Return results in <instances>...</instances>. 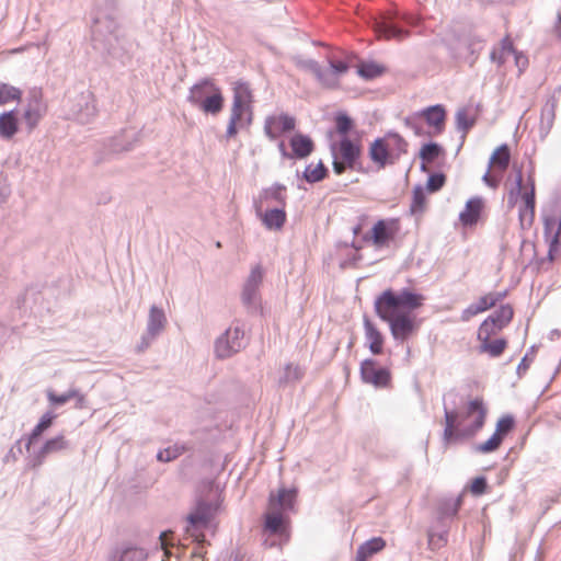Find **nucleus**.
<instances>
[{
    "label": "nucleus",
    "mask_w": 561,
    "mask_h": 561,
    "mask_svg": "<svg viewBox=\"0 0 561 561\" xmlns=\"http://www.w3.org/2000/svg\"><path fill=\"white\" fill-rule=\"evenodd\" d=\"M44 112L45 108L38 100H35L33 103L28 104L23 117L30 129H34L37 126L44 115Z\"/></svg>",
    "instance_id": "obj_34"
},
{
    "label": "nucleus",
    "mask_w": 561,
    "mask_h": 561,
    "mask_svg": "<svg viewBox=\"0 0 561 561\" xmlns=\"http://www.w3.org/2000/svg\"><path fill=\"white\" fill-rule=\"evenodd\" d=\"M479 342V352L488 354L491 357H500L507 348V340L504 337L486 339V341Z\"/></svg>",
    "instance_id": "obj_28"
},
{
    "label": "nucleus",
    "mask_w": 561,
    "mask_h": 561,
    "mask_svg": "<svg viewBox=\"0 0 561 561\" xmlns=\"http://www.w3.org/2000/svg\"><path fill=\"white\" fill-rule=\"evenodd\" d=\"M271 199H274L279 203H284L285 201V187L275 185L271 188L265 190L261 196L259 204L268 203Z\"/></svg>",
    "instance_id": "obj_42"
},
{
    "label": "nucleus",
    "mask_w": 561,
    "mask_h": 561,
    "mask_svg": "<svg viewBox=\"0 0 561 561\" xmlns=\"http://www.w3.org/2000/svg\"><path fill=\"white\" fill-rule=\"evenodd\" d=\"M55 419H56L55 414H53L51 412H46L45 414L42 415V417L38 422V425L44 431H46L47 428H49L53 425V422Z\"/></svg>",
    "instance_id": "obj_52"
},
{
    "label": "nucleus",
    "mask_w": 561,
    "mask_h": 561,
    "mask_svg": "<svg viewBox=\"0 0 561 561\" xmlns=\"http://www.w3.org/2000/svg\"><path fill=\"white\" fill-rule=\"evenodd\" d=\"M434 539H435V536L433 534H430V536H428L430 545H434Z\"/></svg>",
    "instance_id": "obj_57"
},
{
    "label": "nucleus",
    "mask_w": 561,
    "mask_h": 561,
    "mask_svg": "<svg viewBox=\"0 0 561 561\" xmlns=\"http://www.w3.org/2000/svg\"><path fill=\"white\" fill-rule=\"evenodd\" d=\"M426 123L434 128L436 133H440L445 126L446 113L443 106L435 105L423 111Z\"/></svg>",
    "instance_id": "obj_29"
},
{
    "label": "nucleus",
    "mask_w": 561,
    "mask_h": 561,
    "mask_svg": "<svg viewBox=\"0 0 561 561\" xmlns=\"http://www.w3.org/2000/svg\"><path fill=\"white\" fill-rule=\"evenodd\" d=\"M438 540H439V541H442V542H445V541H446V540L444 539V537H443V536H439V537H438Z\"/></svg>",
    "instance_id": "obj_58"
},
{
    "label": "nucleus",
    "mask_w": 561,
    "mask_h": 561,
    "mask_svg": "<svg viewBox=\"0 0 561 561\" xmlns=\"http://www.w3.org/2000/svg\"><path fill=\"white\" fill-rule=\"evenodd\" d=\"M511 161V150L506 144L499 146L489 159V170L483 175V182L496 188L503 178L504 172L507 170Z\"/></svg>",
    "instance_id": "obj_10"
},
{
    "label": "nucleus",
    "mask_w": 561,
    "mask_h": 561,
    "mask_svg": "<svg viewBox=\"0 0 561 561\" xmlns=\"http://www.w3.org/2000/svg\"><path fill=\"white\" fill-rule=\"evenodd\" d=\"M259 288L255 286H250L245 283L243 293H242V299L247 305H251L255 301L257 296Z\"/></svg>",
    "instance_id": "obj_50"
},
{
    "label": "nucleus",
    "mask_w": 561,
    "mask_h": 561,
    "mask_svg": "<svg viewBox=\"0 0 561 561\" xmlns=\"http://www.w3.org/2000/svg\"><path fill=\"white\" fill-rule=\"evenodd\" d=\"M405 147L407 144L401 137L387 135L369 145L368 157L377 170H382L386 165L396 163L407 151Z\"/></svg>",
    "instance_id": "obj_6"
},
{
    "label": "nucleus",
    "mask_w": 561,
    "mask_h": 561,
    "mask_svg": "<svg viewBox=\"0 0 561 561\" xmlns=\"http://www.w3.org/2000/svg\"><path fill=\"white\" fill-rule=\"evenodd\" d=\"M401 229L400 218H380L363 236V241L375 249H386L397 242Z\"/></svg>",
    "instance_id": "obj_7"
},
{
    "label": "nucleus",
    "mask_w": 561,
    "mask_h": 561,
    "mask_svg": "<svg viewBox=\"0 0 561 561\" xmlns=\"http://www.w3.org/2000/svg\"><path fill=\"white\" fill-rule=\"evenodd\" d=\"M263 204L256 207L263 225L270 230H280L286 221V213L283 208L266 209L263 211Z\"/></svg>",
    "instance_id": "obj_21"
},
{
    "label": "nucleus",
    "mask_w": 561,
    "mask_h": 561,
    "mask_svg": "<svg viewBox=\"0 0 561 561\" xmlns=\"http://www.w3.org/2000/svg\"><path fill=\"white\" fill-rule=\"evenodd\" d=\"M22 91L19 88L10 85L8 83H0V105L20 101Z\"/></svg>",
    "instance_id": "obj_39"
},
{
    "label": "nucleus",
    "mask_w": 561,
    "mask_h": 561,
    "mask_svg": "<svg viewBox=\"0 0 561 561\" xmlns=\"http://www.w3.org/2000/svg\"><path fill=\"white\" fill-rule=\"evenodd\" d=\"M188 102L206 114L217 115L224 108L221 89L211 79H203L190 89Z\"/></svg>",
    "instance_id": "obj_5"
},
{
    "label": "nucleus",
    "mask_w": 561,
    "mask_h": 561,
    "mask_svg": "<svg viewBox=\"0 0 561 561\" xmlns=\"http://www.w3.org/2000/svg\"><path fill=\"white\" fill-rule=\"evenodd\" d=\"M486 416L488 407L482 396L469 397L461 412L445 410V445L474 437L483 428Z\"/></svg>",
    "instance_id": "obj_2"
},
{
    "label": "nucleus",
    "mask_w": 561,
    "mask_h": 561,
    "mask_svg": "<svg viewBox=\"0 0 561 561\" xmlns=\"http://www.w3.org/2000/svg\"><path fill=\"white\" fill-rule=\"evenodd\" d=\"M478 110L473 105L459 108L456 113V124L459 130L467 134L476 124Z\"/></svg>",
    "instance_id": "obj_25"
},
{
    "label": "nucleus",
    "mask_w": 561,
    "mask_h": 561,
    "mask_svg": "<svg viewBox=\"0 0 561 561\" xmlns=\"http://www.w3.org/2000/svg\"><path fill=\"white\" fill-rule=\"evenodd\" d=\"M513 55L515 58V65L517 66L519 73H522L528 67V58L523 53L516 50Z\"/></svg>",
    "instance_id": "obj_51"
},
{
    "label": "nucleus",
    "mask_w": 561,
    "mask_h": 561,
    "mask_svg": "<svg viewBox=\"0 0 561 561\" xmlns=\"http://www.w3.org/2000/svg\"><path fill=\"white\" fill-rule=\"evenodd\" d=\"M263 279V271L261 266H254L247 279V284L250 286L260 287Z\"/></svg>",
    "instance_id": "obj_49"
},
{
    "label": "nucleus",
    "mask_w": 561,
    "mask_h": 561,
    "mask_svg": "<svg viewBox=\"0 0 561 561\" xmlns=\"http://www.w3.org/2000/svg\"><path fill=\"white\" fill-rule=\"evenodd\" d=\"M165 322L164 312L157 307H152L149 313L148 332L151 335L158 334L164 328Z\"/></svg>",
    "instance_id": "obj_35"
},
{
    "label": "nucleus",
    "mask_w": 561,
    "mask_h": 561,
    "mask_svg": "<svg viewBox=\"0 0 561 561\" xmlns=\"http://www.w3.org/2000/svg\"><path fill=\"white\" fill-rule=\"evenodd\" d=\"M232 104L252 108L253 95L250 85L243 81H237L233 85Z\"/></svg>",
    "instance_id": "obj_27"
},
{
    "label": "nucleus",
    "mask_w": 561,
    "mask_h": 561,
    "mask_svg": "<svg viewBox=\"0 0 561 561\" xmlns=\"http://www.w3.org/2000/svg\"><path fill=\"white\" fill-rule=\"evenodd\" d=\"M184 451H185L184 446L174 445V446H170L163 450H160L157 455V458L160 461L169 462V461L174 460L178 457H180Z\"/></svg>",
    "instance_id": "obj_44"
},
{
    "label": "nucleus",
    "mask_w": 561,
    "mask_h": 561,
    "mask_svg": "<svg viewBox=\"0 0 561 561\" xmlns=\"http://www.w3.org/2000/svg\"><path fill=\"white\" fill-rule=\"evenodd\" d=\"M359 371L362 380L376 388H387L391 383L390 370L388 368L380 367L375 359H364L360 364Z\"/></svg>",
    "instance_id": "obj_13"
},
{
    "label": "nucleus",
    "mask_w": 561,
    "mask_h": 561,
    "mask_svg": "<svg viewBox=\"0 0 561 561\" xmlns=\"http://www.w3.org/2000/svg\"><path fill=\"white\" fill-rule=\"evenodd\" d=\"M297 499L296 489L280 488L268 496V504L264 515V529L272 535L289 539V518L287 512L293 511Z\"/></svg>",
    "instance_id": "obj_3"
},
{
    "label": "nucleus",
    "mask_w": 561,
    "mask_h": 561,
    "mask_svg": "<svg viewBox=\"0 0 561 561\" xmlns=\"http://www.w3.org/2000/svg\"><path fill=\"white\" fill-rule=\"evenodd\" d=\"M333 157V170L337 175L343 174L347 169L359 170L358 160L362 149L358 142L344 137L331 147Z\"/></svg>",
    "instance_id": "obj_8"
},
{
    "label": "nucleus",
    "mask_w": 561,
    "mask_h": 561,
    "mask_svg": "<svg viewBox=\"0 0 561 561\" xmlns=\"http://www.w3.org/2000/svg\"><path fill=\"white\" fill-rule=\"evenodd\" d=\"M160 541L162 548L165 550V553H168V533H162L160 536Z\"/></svg>",
    "instance_id": "obj_56"
},
{
    "label": "nucleus",
    "mask_w": 561,
    "mask_h": 561,
    "mask_svg": "<svg viewBox=\"0 0 561 561\" xmlns=\"http://www.w3.org/2000/svg\"><path fill=\"white\" fill-rule=\"evenodd\" d=\"M485 203L481 197L470 198L459 214V221L463 227H473L480 220Z\"/></svg>",
    "instance_id": "obj_19"
},
{
    "label": "nucleus",
    "mask_w": 561,
    "mask_h": 561,
    "mask_svg": "<svg viewBox=\"0 0 561 561\" xmlns=\"http://www.w3.org/2000/svg\"><path fill=\"white\" fill-rule=\"evenodd\" d=\"M295 127L296 118L284 112L271 114L264 121V133L271 140L278 139Z\"/></svg>",
    "instance_id": "obj_14"
},
{
    "label": "nucleus",
    "mask_w": 561,
    "mask_h": 561,
    "mask_svg": "<svg viewBox=\"0 0 561 561\" xmlns=\"http://www.w3.org/2000/svg\"><path fill=\"white\" fill-rule=\"evenodd\" d=\"M244 346V331L239 327L229 328L215 345L217 357L227 358Z\"/></svg>",
    "instance_id": "obj_12"
},
{
    "label": "nucleus",
    "mask_w": 561,
    "mask_h": 561,
    "mask_svg": "<svg viewBox=\"0 0 561 561\" xmlns=\"http://www.w3.org/2000/svg\"><path fill=\"white\" fill-rule=\"evenodd\" d=\"M289 146L291 148L290 153L286 152L284 141H280L278 144V149L284 157L295 159H305L308 156H310L314 149V144L312 139L309 136L300 133H296L290 137Z\"/></svg>",
    "instance_id": "obj_17"
},
{
    "label": "nucleus",
    "mask_w": 561,
    "mask_h": 561,
    "mask_svg": "<svg viewBox=\"0 0 561 561\" xmlns=\"http://www.w3.org/2000/svg\"><path fill=\"white\" fill-rule=\"evenodd\" d=\"M488 488L486 480L484 477L474 478L470 485V491L474 495H482L485 493Z\"/></svg>",
    "instance_id": "obj_48"
},
{
    "label": "nucleus",
    "mask_w": 561,
    "mask_h": 561,
    "mask_svg": "<svg viewBox=\"0 0 561 561\" xmlns=\"http://www.w3.org/2000/svg\"><path fill=\"white\" fill-rule=\"evenodd\" d=\"M253 119L252 108L241 107L238 105H231V114L226 130L227 138H233L237 136L240 129L249 127Z\"/></svg>",
    "instance_id": "obj_18"
},
{
    "label": "nucleus",
    "mask_w": 561,
    "mask_h": 561,
    "mask_svg": "<svg viewBox=\"0 0 561 561\" xmlns=\"http://www.w3.org/2000/svg\"><path fill=\"white\" fill-rule=\"evenodd\" d=\"M446 182V176L443 173H434L430 175L427 182H426V190L430 193H435L439 191Z\"/></svg>",
    "instance_id": "obj_46"
},
{
    "label": "nucleus",
    "mask_w": 561,
    "mask_h": 561,
    "mask_svg": "<svg viewBox=\"0 0 561 561\" xmlns=\"http://www.w3.org/2000/svg\"><path fill=\"white\" fill-rule=\"evenodd\" d=\"M68 446V443L64 435L56 436L54 438H50L46 440V443L43 445L39 456L45 457L49 454L60 451L62 449H66Z\"/></svg>",
    "instance_id": "obj_38"
},
{
    "label": "nucleus",
    "mask_w": 561,
    "mask_h": 561,
    "mask_svg": "<svg viewBox=\"0 0 561 561\" xmlns=\"http://www.w3.org/2000/svg\"><path fill=\"white\" fill-rule=\"evenodd\" d=\"M514 317V309L510 304H504L499 307L488 318L493 320V323L496 324L500 330L506 328Z\"/></svg>",
    "instance_id": "obj_33"
},
{
    "label": "nucleus",
    "mask_w": 561,
    "mask_h": 561,
    "mask_svg": "<svg viewBox=\"0 0 561 561\" xmlns=\"http://www.w3.org/2000/svg\"><path fill=\"white\" fill-rule=\"evenodd\" d=\"M328 174V170L324 164L319 161L317 163H310L306 167L304 178L309 183H314L323 180Z\"/></svg>",
    "instance_id": "obj_36"
},
{
    "label": "nucleus",
    "mask_w": 561,
    "mask_h": 561,
    "mask_svg": "<svg viewBox=\"0 0 561 561\" xmlns=\"http://www.w3.org/2000/svg\"><path fill=\"white\" fill-rule=\"evenodd\" d=\"M424 297L409 289L399 293L392 289L382 291L375 301L377 316L389 324L394 340L405 341L417 328L416 317L412 313L423 305Z\"/></svg>",
    "instance_id": "obj_1"
},
{
    "label": "nucleus",
    "mask_w": 561,
    "mask_h": 561,
    "mask_svg": "<svg viewBox=\"0 0 561 561\" xmlns=\"http://www.w3.org/2000/svg\"><path fill=\"white\" fill-rule=\"evenodd\" d=\"M147 553L141 548H127L125 549L118 561H145Z\"/></svg>",
    "instance_id": "obj_45"
},
{
    "label": "nucleus",
    "mask_w": 561,
    "mask_h": 561,
    "mask_svg": "<svg viewBox=\"0 0 561 561\" xmlns=\"http://www.w3.org/2000/svg\"><path fill=\"white\" fill-rule=\"evenodd\" d=\"M387 68L375 61H363L357 65V73L365 80H373L386 73Z\"/></svg>",
    "instance_id": "obj_31"
},
{
    "label": "nucleus",
    "mask_w": 561,
    "mask_h": 561,
    "mask_svg": "<svg viewBox=\"0 0 561 561\" xmlns=\"http://www.w3.org/2000/svg\"><path fill=\"white\" fill-rule=\"evenodd\" d=\"M46 394L48 401L54 405H62L77 397L82 399V396L77 390H69L62 394H57L54 390H47Z\"/></svg>",
    "instance_id": "obj_43"
},
{
    "label": "nucleus",
    "mask_w": 561,
    "mask_h": 561,
    "mask_svg": "<svg viewBox=\"0 0 561 561\" xmlns=\"http://www.w3.org/2000/svg\"><path fill=\"white\" fill-rule=\"evenodd\" d=\"M561 231V219L559 221L548 219L546 221V234L549 238L548 259L553 262L560 252L559 236Z\"/></svg>",
    "instance_id": "obj_23"
},
{
    "label": "nucleus",
    "mask_w": 561,
    "mask_h": 561,
    "mask_svg": "<svg viewBox=\"0 0 561 561\" xmlns=\"http://www.w3.org/2000/svg\"><path fill=\"white\" fill-rule=\"evenodd\" d=\"M203 543L204 542H198L197 548L192 553L193 558H198V559H203L204 558L206 551L204 550V548L202 546Z\"/></svg>",
    "instance_id": "obj_54"
},
{
    "label": "nucleus",
    "mask_w": 561,
    "mask_h": 561,
    "mask_svg": "<svg viewBox=\"0 0 561 561\" xmlns=\"http://www.w3.org/2000/svg\"><path fill=\"white\" fill-rule=\"evenodd\" d=\"M304 374V369L299 365L289 363L277 373L274 377V382L277 388H285L301 380Z\"/></svg>",
    "instance_id": "obj_22"
},
{
    "label": "nucleus",
    "mask_w": 561,
    "mask_h": 561,
    "mask_svg": "<svg viewBox=\"0 0 561 561\" xmlns=\"http://www.w3.org/2000/svg\"><path fill=\"white\" fill-rule=\"evenodd\" d=\"M365 339L369 351L374 355L383 353L385 336L369 319L364 320Z\"/></svg>",
    "instance_id": "obj_20"
},
{
    "label": "nucleus",
    "mask_w": 561,
    "mask_h": 561,
    "mask_svg": "<svg viewBox=\"0 0 561 561\" xmlns=\"http://www.w3.org/2000/svg\"><path fill=\"white\" fill-rule=\"evenodd\" d=\"M375 33L378 38L401 41L409 36V32L397 27L390 21L382 20L375 23Z\"/></svg>",
    "instance_id": "obj_24"
},
{
    "label": "nucleus",
    "mask_w": 561,
    "mask_h": 561,
    "mask_svg": "<svg viewBox=\"0 0 561 561\" xmlns=\"http://www.w3.org/2000/svg\"><path fill=\"white\" fill-rule=\"evenodd\" d=\"M18 131V117L13 111L2 113L0 115V136L3 138H12Z\"/></svg>",
    "instance_id": "obj_32"
},
{
    "label": "nucleus",
    "mask_w": 561,
    "mask_h": 561,
    "mask_svg": "<svg viewBox=\"0 0 561 561\" xmlns=\"http://www.w3.org/2000/svg\"><path fill=\"white\" fill-rule=\"evenodd\" d=\"M502 330L493 323V320L486 318L479 327L477 332L478 341H486V339H491L497 335Z\"/></svg>",
    "instance_id": "obj_41"
},
{
    "label": "nucleus",
    "mask_w": 561,
    "mask_h": 561,
    "mask_svg": "<svg viewBox=\"0 0 561 561\" xmlns=\"http://www.w3.org/2000/svg\"><path fill=\"white\" fill-rule=\"evenodd\" d=\"M506 290L491 291L484 294L483 296L479 297L477 301H474L463 310L461 319L468 321L472 317H476L477 314L493 308L499 302L503 301L506 298Z\"/></svg>",
    "instance_id": "obj_16"
},
{
    "label": "nucleus",
    "mask_w": 561,
    "mask_h": 561,
    "mask_svg": "<svg viewBox=\"0 0 561 561\" xmlns=\"http://www.w3.org/2000/svg\"><path fill=\"white\" fill-rule=\"evenodd\" d=\"M515 420L512 415L501 416L495 425V431L489 439L476 446V451L489 454L497 450L504 438L514 430Z\"/></svg>",
    "instance_id": "obj_11"
},
{
    "label": "nucleus",
    "mask_w": 561,
    "mask_h": 561,
    "mask_svg": "<svg viewBox=\"0 0 561 561\" xmlns=\"http://www.w3.org/2000/svg\"><path fill=\"white\" fill-rule=\"evenodd\" d=\"M44 432H45V431H44V430H43V428L37 424V425L33 428L32 433H31V434H30V436H28L27 445H26V446H27V448H30V446H31L32 444H34V443H35V442H36V440L42 436V434H43Z\"/></svg>",
    "instance_id": "obj_53"
},
{
    "label": "nucleus",
    "mask_w": 561,
    "mask_h": 561,
    "mask_svg": "<svg viewBox=\"0 0 561 561\" xmlns=\"http://www.w3.org/2000/svg\"><path fill=\"white\" fill-rule=\"evenodd\" d=\"M442 152V148L437 144H426L421 148L420 158L423 161L422 169L426 170L425 164L434 162Z\"/></svg>",
    "instance_id": "obj_40"
},
{
    "label": "nucleus",
    "mask_w": 561,
    "mask_h": 561,
    "mask_svg": "<svg viewBox=\"0 0 561 561\" xmlns=\"http://www.w3.org/2000/svg\"><path fill=\"white\" fill-rule=\"evenodd\" d=\"M427 199L422 186H415L412 192V202L410 211L412 214H422L426 208Z\"/></svg>",
    "instance_id": "obj_37"
},
{
    "label": "nucleus",
    "mask_w": 561,
    "mask_h": 561,
    "mask_svg": "<svg viewBox=\"0 0 561 561\" xmlns=\"http://www.w3.org/2000/svg\"><path fill=\"white\" fill-rule=\"evenodd\" d=\"M335 126L339 134L345 136L353 128V121L346 114L335 117Z\"/></svg>",
    "instance_id": "obj_47"
},
{
    "label": "nucleus",
    "mask_w": 561,
    "mask_h": 561,
    "mask_svg": "<svg viewBox=\"0 0 561 561\" xmlns=\"http://www.w3.org/2000/svg\"><path fill=\"white\" fill-rule=\"evenodd\" d=\"M213 518V511L209 505L199 504L192 512L187 519L190 522V527H187V533L191 537H193L197 542H205V535L201 531V528H205L209 525Z\"/></svg>",
    "instance_id": "obj_15"
},
{
    "label": "nucleus",
    "mask_w": 561,
    "mask_h": 561,
    "mask_svg": "<svg viewBox=\"0 0 561 561\" xmlns=\"http://www.w3.org/2000/svg\"><path fill=\"white\" fill-rule=\"evenodd\" d=\"M350 69V58L344 59L330 58L329 67L320 68L317 64L312 65V70L319 82L327 89H337L341 87L342 78Z\"/></svg>",
    "instance_id": "obj_9"
},
{
    "label": "nucleus",
    "mask_w": 561,
    "mask_h": 561,
    "mask_svg": "<svg viewBox=\"0 0 561 561\" xmlns=\"http://www.w3.org/2000/svg\"><path fill=\"white\" fill-rule=\"evenodd\" d=\"M554 35L561 39V16L558 18L556 25H554Z\"/></svg>",
    "instance_id": "obj_55"
},
{
    "label": "nucleus",
    "mask_w": 561,
    "mask_h": 561,
    "mask_svg": "<svg viewBox=\"0 0 561 561\" xmlns=\"http://www.w3.org/2000/svg\"><path fill=\"white\" fill-rule=\"evenodd\" d=\"M386 547V541L381 537H374L357 549L356 561H368L375 553L380 552Z\"/></svg>",
    "instance_id": "obj_26"
},
{
    "label": "nucleus",
    "mask_w": 561,
    "mask_h": 561,
    "mask_svg": "<svg viewBox=\"0 0 561 561\" xmlns=\"http://www.w3.org/2000/svg\"><path fill=\"white\" fill-rule=\"evenodd\" d=\"M515 53L514 44L510 35H506L499 44V46L494 47L491 51L492 61L496 62L499 66H502L507 56Z\"/></svg>",
    "instance_id": "obj_30"
},
{
    "label": "nucleus",
    "mask_w": 561,
    "mask_h": 561,
    "mask_svg": "<svg viewBox=\"0 0 561 561\" xmlns=\"http://www.w3.org/2000/svg\"><path fill=\"white\" fill-rule=\"evenodd\" d=\"M535 178L533 172L524 176L519 170L516 175V186L508 193V205L518 206V219L522 229H529L535 220Z\"/></svg>",
    "instance_id": "obj_4"
}]
</instances>
